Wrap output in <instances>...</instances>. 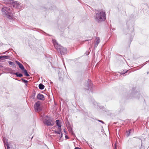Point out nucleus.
I'll return each mask as SVG.
<instances>
[{
	"instance_id": "0eeeda50",
	"label": "nucleus",
	"mask_w": 149,
	"mask_h": 149,
	"mask_svg": "<svg viewBox=\"0 0 149 149\" xmlns=\"http://www.w3.org/2000/svg\"><path fill=\"white\" fill-rule=\"evenodd\" d=\"M86 85L87 87V88H86V89L88 90L90 89L91 92H92L93 88H92L93 87V85L92 84L91 81L90 80H88Z\"/></svg>"
},
{
	"instance_id": "bb28decb",
	"label": "nucleus",
	"mask_w": 149,
	"mask_h": 149,
	"mask_svg": "<svg viewBox=\"0 0 149 149\" xmlns=\"http://www.w3.org/2000/svg\"><path fill=\"white\" fill-rule=\"evenodd\" d=\"M74 149H81V148L78 147H76Z\"/></svg>"
},
{
	"instance_id": "b1692460",
	"label": "nucleus",
	"mask_w": 149,
	"mask_h": 149,
	"mask_svg": "<svg viewBox=\"0 0 149 149\" xmlns=\"http://www.w3.org/2000/svg\"><path fill=\"white\" fill-rule=\"evenodd\" d=\"M98 120L99 122L102 123L103 124H104V122L102 120Z\"/></svg>"
},
{
	"instance_id": "a878e982",
	"label": "nucleus",
	"mask_w": 149,
	"mask_h": 149,
	"mask_svg": "<svg viewBox=\"0 0 149 149\" xmlns=\"http://www.w3.org/2000/svg\"><path fill=\"white\" fill-rule=\"evenodd\" d=\"M7 149H9V148H10L8 144L7 145Z\"/></svg>"
},
{
	"instance_id": "9d476101",
	"label": "nucleus",
	"mask_w": 149,
	"mask_h": 149,
	"mask_svg": "<svg viewBox=\"0 0 149 149\" xmlns=\"http://www.w3.org/2000/svg\"><path fill=\"white\" fill-rule=\"evenodd\" d=\"M37 98L40 100H44L45 97L41 93H39L37 96Z\"/></svg>"
},
{
	"instance_id": "6e6552de",
	"label": "nucleus",
	"mask_w": 149,
	"mask_h": 149,
	"mask_svg": "<svg viewBox=\"0 0 149 149\" xmlns=\"http://www.w3.org/2000/svg\"><path fill=\"white\" fill-rule=\"evenodd\" d=\"M40 102L38 101L36 102L34 105V108L36 111H39L41 110L40 106Z\"/></svg>"
},
{
	"instance_id": "c85d7f7f",
	"label": "nucleus",
	"mask_w": 149,
	"mask_h": 149,
	"mask_svg": "<svg viewBox=\"0 0 149 149\" xmlns=\"http://www.w3.org/2000/svg\"><path fill=\"white\" fill-rule=\"evenodd\" d=\"M62 135H63L62 134V133H61V136H60V138H61V137L62 136Z\"/></svg>"
},
{
	"instance_id": "f8f14e48",
	"label": "nucleus",
	"mask_w": 149,
	"mask_h": 149,
	"mask_svg": "<svg viewBox=\"0 0 149 149\" xmlns=\"http://www.w3.org/2000/svg\"><path fill=\"white\" fill-rule=\"evenodd\" d=\"M56 123L57 125L58 126V129H61V125L60 120H56Z\"/></svg>"
},
{
	"instance_id": "ddd939ff",
	"label": "nucleus",
	"mask_w": 149,
	"mask_h": 149,
	"mask_svg": "<svg viewBox=\"0 0 149 149\" xmlns=\"http://www.w3.org/2000/svg\"><path fill=\"white\" fill-rule=\"evenodd\" d=\"M100 42V39L99 37L97 38V40L96 41V43L94 45V47L95 48L98 45V44Z\"/></svg>"
},
{
	"instance_id": "1a4fd4ad",
	"label": "nucleus",
	"mask_w": 149,
	"mask_h": 149,
	"mask_svg": "<svg viewBox=\"0 0 149 149\" xmlns=\"http://www.w3.org/2000/svg\"><path fill=\"white\" fill-rule=\"evenodd\" d=\"M68 125H67V128L68 130L70 133L74 135V133L72 130V128L71 127L70 125L69 122H67Z\"/></svg>"
},
{
	"instance_id": "39448f33",
	"label": "nucleus",
	"mask_w": 149,
	"mask_h": 149,
	"mask_svg": "<svg viewBox=\"0 0 149 149\" xmlns=\"http://www.w3.org/2000/svg\"><path fill=\"white\" fill-rule=\"evenodd\" d=\"M12 5L13 7L18 9H21L22 8V5L19 2L15 1L12 2Z\"/></svg>"
},
{
	"instance_id": "5701e85b",
	"label": "nucleus",
	"mask_w": 149,
	"mask_h": 149,
	"mask_svg": "<svg viewBox=\"0 0 149 149\" xmlns=\"http://www.w3.org/2000/svg\"><path fill=\"white\" fill-rule=\"evenodd\" d=\"M127 71L126 70H124L123 71L121 72H120V74L122 75L123 74H125V73H126L127 72Z\"/></svg>"
},
{
	"instance_id": "dca6fc26",
	"label": "nucleus",
	"mask_w": 149,
	"mask_h": 149,
	"mask_svg": "<svg viewBox=\"0 0 149 149\" xmlns=\"http://www.w3.org/2000/svg\"><path fill=\"white\" fill-rule=\"evenodd\" d=\"M44 86L41 83L39 85V88L41 90L43 89L44 88Z\"/></svg>"
},
{
	"instance_id": "6ab92c4d",
	"label": "nucleus",
	"mask_w": 149,
	"mask_h": 149,
	"mask_svg": "<svg viewBox=\"0 0 149 149\" xmlns=\"http://www.w3.org/2000/svg\"><path fill=\"white\" fill-rule=\"evenodd\" d=\"M59 130H54L55 133L57 134H60V133H61V129H58Z\"/></svg>"
},
{
	"instance_id": "aec40b11",
	"label": "nucleus",
	"mask_w": 149,
	"mask_h": 149,
	"mask_svg": "<svg viewBox=\"0 0 149 149\" xmlns=\"http://www.w3.org/2000/svg\"><path fill=\"white\" fill-rule=\"evenodd\" d=\"M36 94V93L35 91L34 92L32 93L31 95V97L33 99H35Z\"/></svg>"
},
{
	"instance_id": "f3484780",
	"label": "nucleus",
	"mask_w": 149,
	"mask_h": 149,
	"mask_svg": "<svg viewBox=\"0 0 149 149\" xmlns=\"http://www.w3.org/2000/svg\"><path fill=\"white\" fill-rule=\"evenodd\" d=\"M23 70L25 76L27 77H29L30 76L28 74L27 71L26 70L24 69Z\"/></svg>"
},
{
	"instance_id": "9b49d317",
	"label": "nucleus",
	"mask_w": 149,
	"mask_h": 149,
	"mask_svg": "<svg viewBox=\"0 0 149 149\" xmlns=\"http://www.w3.org/2000/svg\"><path fill=\"white\" fill-rule=\"evenodd\" d=\"M16 63L19 66V67L22 70H23L24 69V68L23 65L21 64L19 62L16 61H15Z\"/></svg>"
},
{
	"instance_id": "7c9ffc66",
	"label": "nucleus",
	"mask_w": 149,
	"mask_h": 149,
	"mask_svg": "<svg viewBox=\"0 0 149 149\" xmlns=\"http://www.w3.org/2000/svg\"><path fill=\"white\" fill-rule=\"evenodd\" d=\"M6 52H4L3 53V54H5L6 53Z\"/></svg>"
},
{
	"instance_id": "f257e3e1",
	"label": "nucleus",
	"mask_w": 149,
	"mask_h": 149,
	"mask_svg": "<svg viewBox=\"0 0 149 149\" xmlns=\"http://www.w3.org/2000/svg\"><path fill=\"white\" fill-rule=\"evenodd\" d=\"M95 16V20L98 23L103 21L106 19L105 12L104 10H97Z\"/></svg>"
},
{
	"instance_id": "4468645a",
	"label": "nucleus",
	"mask_w": 149,
	"mask_h": 149,
	"mask_svg": "<svg viewBox=\"0 0 149 149\" xmlns=\"http://www.w3.org/2000/svg\"><path fill=\"white\" fill-rule=\"evenodd\" d=\"M13 74H15L16 76L17 77H21L23 76V74L21 73L18 74V72H14L13 73Z\"/></svg>"
},
{
	"instance_id": "20e7f679",
	"label": "nucleus",
	"mask_w": 149,
	"mask_h": 149,
	"mask_svg": "<svg viewBox=\"0 0 149 149\" xmlns=\"http://www.w3.org/2000/svg\"><path fill=\"white\" fill-rule=\"evenodd\" d=\"M43 123L47 126H52L54 124L53 120L51 119H45L43 121Z\"/></svg>"
},
{
	"instance_id": "393cba45",
	"label": "nucleus",
	"mask_w": 149,
	"mask_h": 149,
	"mask_svg": "<svg viewBox=\"0 0 149 149\" xmlns=\"http://www.w3.org/2000/svg\"><path fill=\"white\" fill-rule=\"evenodd\" d=\"M114 149H117V146L116 143L115 144L114 146Z\"/></svg>"
},
{
	"instance_id": "7ed1b4c3",
	"label": "nucleus",
	"mask_w": 149,
	"mask_h": 149,
	"mask_svg": "<svg viewBox=\"0 0 149 149\" xmlns=\"http://www.w3.org/2000/svg\"><path fill=\"white\" fill-rule=\"evenodd\" d=\"M12 10L9 7H3L1 10L2 13L8 19H12L13 17Z\"/></svg>"
},
{
	"instance_id": "f03ea898",
	"label": "nucleus",
	"mask_w": 149,
	"mask_h": 149,
	"mask_svg": "<svg viewBox=\"0 0 149 149\" xmlns=\"http://www.w3.org/2000/svg\"><path fill=\"white\" fill-rule=\"evenodd\" d=\"M53 43L55 48L58 52L61 54H64L67 53V49L64 48L60 45H59L55 40H52Z\"/></svg>"
},
{
	"instance_id": "c756f323",
	"label": "nucleus",
	"mask_w": 149,
	"mask_h": 149,
	"mask_svg": "<svg viewBox=\"0 0 149 149\" xmlns=\"http://www.w3.org/2000/svg\"><path fill=\"white\" fill-rule=\"evenodd\" d=\"M11 0H7V1H11Z\"/></svg>"
},
{
	"instance_id": "412c9836",
	"label": "nucleus",
	"mask_w": 149,
	"mask_h": 149,
	"mask_svg": "<svg viewBox=\"0 0 149 149\" xmlns=\"http://www.w3.org/2000/svg\"><path fill=\"white\" fill-rule=\"evenodd\" d=\"M21 80H22V82L25 84L27 85V84L28 82V81L27 80H25L23 78H22Z\"/></svg>"
},
{
	"instance_id": "423d86ee",
	"label": "nucleus",
	"mask_w": 149,
	"mask_h": 149,
	"mask_svg": "<svg viewBox=\"0 0 149 149\" xmlns=\"http://www.w3.org/2000/svg\"><path fill=\"white\" fill-rule=\"evenodd\" d=\"M141 96L139 93L135 91H133L131 93L130 97L131 98H132L133 97H134L136 99H139V98Z\"/></svg>"
},
{
	"instance_id": "4be33fe9",
	"label": "nucleus",
	"mask_w": 149,
	"mask_h": 149,
	"mask_svg": "<svg viewBox=\"0 0 149 149\" xmlns=\"http://www.w3.org/2000/svg\"><path fill=\"white\" fill-rule=\"evenodd\" d=\"M131 131V130H129V131L127 132V136H130V131Z\"/></svg>"
},
{
	"instance_id": "a211bd4d",
	"label": "nucleus",
	"mask_w": 149,
	"mask_h": 149,
	"mask_svg": "<svg viewBox=\"0 0 149 149\" xmlns=\"http://www.w3.org/2000/svg\"><path fill=\"white\" fill-rule=\"evenodd\" d=\"M8 63L9 65H11L13 67H14L15 65V63L13 62L9 61L8 62Z\"/></svg>"
},
{
	"instance_id": "cd10ccee",
	"label": "nucleus",
	"mask_w": 149,
	"mask_h": 149,
	"mask_svg": "<svg viewBox=\"0 0 149 149\" xmlns=\"http://www.w3.org/2000/svg\"><path fill=\"white\" fill-rule=\"evenodd\" d=\"M65 138L66 139H68L69 138L68 136L67 135H66L65 136Z\"/></svg>"
},
{
	"instance_id": "2eb2a0df",
	"label": "nucleus",
	"mask_w": 149,
	"mask_h": 149,
	"mask_svg": "<svg viewBox=\"0 0 149 149\" xmlns=\"http://www.w3.org/2000/svg\"><path fill=\"white\" fill-rule=\"evenodd\" d=\"M9 56H0V59H8L9 58Z\"/></svg>"
}]
</instances>
